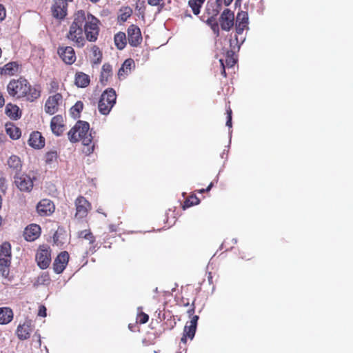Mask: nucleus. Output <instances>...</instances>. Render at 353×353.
<instances>
[{"label": "nucleus", "instance_id": "obj_49", "mask_svg": "<svg viewBox=\"0 0 353 353\" xmlns=\"http://www.w3.org/2000/svg\"><path fill=\"white\" fill-rule=\"evenodd\" d=\"M162 1L163 0H148V3L152 6H157L160 5Z\"/></svg>", "mask_w": 353, "mask_h": 353}, {"label": "nucleus", "instance_id": "obj_50", "mask_svg": "<svg viewBox=\"0 0 353 353\" xmlns=\"http://www.w3.org/2000/svg\"><path fill=\"white\" fill-rule=\"evenodd\" d=\"M243 31H244L243 28L236 27V34H235V35H237L239 37H243V36L242 35V34H243Z\"/></svg>", "mask_w": 353, "mask_h": 353}, {"label": "nucleus", "instance_id": "obj_57", "mask_svg": "<svg viewBox=\"0 0 353 353\" xmlns=\"http://www.w3.org/2000/svg\"><path fill=\"white\" fill-rule=\"evenodd\" d=\"M220 62H221V65L223 66V68H225V64H224V63H223V60H222V59H220ZM222 74H223L224 76H225V69H223Z\"/></svg>", "mask_w": 353, "mask_h": 353}, {"label": "nucleus", "instance_id": "obj_32", "mask_svg": "<svg viewBox=\"0 0 353 353\" xmlns=\"http://www.w3.org/2000/svg\"><path fill=\"white\" fill-rule=\"evenodd\" d=\"M245 40V37H239L237 35L234 36V39H230V46L232 49L231 52H233L236 49L239 50L241 45L244 42Z\"/></svg>", "mask_w": 353, "mask_h": 353}, {"label": "nucleus", "instance_id": "obj_2", "mask_svg": "<svg viewBox=\"0 0 353 353\" xmlns=\"http://www.w3.org/2000/svg\"><path fill=\"white\" fill-rule=\"evenodd\" d=\"M68 135L71 142L81 141L83 144H90L92 141L90 125L86 121H79L68 132Z\"/></svg>", "mask_w": 353, "mask_h": 353}, {"label": "nucleus", "instance_id": "obj_45", "mask_svg": "<svg viewBox=\"0 0 353 353\" xmlns=\"http://www.w3.org/2000/svg\"><path fill=\"white\" fill-rule=\"evenodd\" d=\"M79 237L81 238H85L86 236H89L90 238H92V233L88 230H83L79 232Z\"/></svg>", "mask_w": 353, "mask_h": 353}, {"label": "nucleus", "instance_id": "obj_64", "mask_svg": "<svg viewBox=\"0 0 353 353\" xmlns=\"http://www.w3.org/2000/svg\"><path fill=\"white\" fill-rule=\"evenodd\" d=\"M241 1V0H236V2H237V1Z\"/></svg>", "mask_w": 353, "mask_h": 353}, {"label": "nucleus", "instance_id": "obj_13", "mask_svg": "<svg viewBox=\"0 0 353 353\" xmlns=\"http://www.w3.org/2000/svg\"><path fill=\"white\" fill-rule=\"evenodd\" d=\"M57 52L61 59L67 64H72L76 60L74 49L70 46L59 47Z\"/></svg>", "mask_w": 353, "mask_h": 353}, {"label": "nucleus", "instance_id": "obj_27", "mask_svg": "<svg viewBox=\"0 0 353 353\" xmlns=\"http://www.w3.org/2000/svg\"><path fill=\"white\" fill-rule=\"evenodd\" d=\"M18 71V64L15 62H10L6 64L2 68V73L8 75H13Z\"/></svg>", "mask_w": 353, "mask_h": 353}, {"label": "nucleus", "instance_id": "obj_15", "mask_svg": "<svg viewBox=\"0 0 353 353\" xmlns=\"http://www.w3.org/2000/svg\"><path fill=\"white\" fill-rule=\"evenodd\" d=\"M68 259L69 254L67 252L64 251L61 252L54 261V271L57 274L61 273L65 268Z\"/></svg>", "mask_w": 353, "mask_h": 353}, {"label": "nucleus", "instance_id": "obj_40", "mask_svg": "<svg viewBox=\"0 0 353 353\" xmlns=\"http://www.w3.org/2000/svg\"><path fill=\"white\" fill-rule=\"evenodd\" d=\"M91 143L90 144H83L84 145V148L83 149V152L86 154V155H90L91 154L93 151H94V145H90Z\"/></svg>", "mask_w": 353, "mask_h": 353}, {"label": "nucleus", "instance_id": "obj_63", "mask_svg": "<svg viewBox=\"0 0 353 353\" xmlns=\"http://www.w3.org/2000/svg\"><path fill=\"white\" fill-rule=\"evenodd\" d=\"M230 136L231 137L232 131L229 132Z\"/></svg>", "mask_w": 353, "mask_h": 353}, {"label": "nucleus", "instance_id": "obj_9", "mask_svg": "<svg viewBox=\"0 0 353 353\" xmlns=\"http://www.w3.org/2000/svg\"><path fill=\"white\" fill-rule=\"evenodd\" d=\"M68 3L63 0H54L51 7L52 16L57 19H63L67 15Z\"/></svg>", "mask_w": 353, "mask_h": 353}, {"label": "nucleus", "instance_id": "obj_11", "mask_svg": "<svg viewBox=\"0 0 353 353\" xmlns=\"http://www.w3.org/2000/svg\"><path fill=\"white\" fill-rule=\"evenodd\" d=\"M36 260L41 269L47 268L51 261L50 250L47 248H40L37 253Z\"/></svg>", "mask_w": 353, "mask_h": 353}, {"label": "nucleus", "instance_id": "obj_3", "mask_svg": "<svg viewBox=\"0 0 353 353\" xmlns=\"http://www.w3.org/2000/svg\"><path fill=\"white\" fill-rule=\"evenodd\" d=\"M117 95L114 89L109 88L105 90L99 101L98 108L101 114L107 115L116 103Z\"/></svg>", "mask_w": 353, "mask_h": 353}, {"label": "nucleus", "instance_id": "obj_61", "mask_svg": "<svg viewBox=\"0 0 353 353\" xmlns=\"http://www.w3.org/2000/svg\"><path fill=\"white\" fill-rule=\"evenodd\" d=\"M66 3L72 1V0H63Z\"/></svg>", "mask_w": 353, "mask_h": 353}, {"label": "nucleus", "instance_id": "obj_26", "mask_svg": "<svg viewBox=\"0 0 353 353\" xmlns=\"http://www.w3.org/2000/svg\"><path fill=\"white\" fill-rule=\"evenodd\" d=\"M28 88L27 94L25 95L28 101H34L40 97L41 91L38 88H31L30 85L28 83Z\"/></svg>", "mask_w": 353, "mask_h": 353}, {"label": "nucleus", "instance_id": "obj_54", "mask_svg": "<svg viewBox=\"0 0 353 353\" xmlns=\"http://www.w3.org/2000/svg\"><path fill=\"white\" fill-rule=\"evenodd\" d=\"M5 103V99L2 95V94L0 92V108L2 107Z\"/></svg>", "mask_w": 353, "mask_h": 353}, {"label": "nucleus", "instance_id": "obj_24", "mask_svg": "<svg viewBox=\"0 0 353 353\" xmlns=\"http://www.w3.org/2000/svg\"><path fill=\"white\" fill-rule=\"evenodd\" d=\"M92 52V56H91V62L93 65H99L101 62L102 59V52H101L100 49L96 46H94L91 48Z\"/></svg>", "mask_w": 353, "mask_h": 353}, {"label": "nucleus", "instance_id": "obj_55", "mask_svg": "<svg viewBox=\"0 0 353 353\" xmlns=\"http://www.w3.org/2000/svg\"><path fill=\"white\" fill-rule=\"evenodd\" d=\"M85 239L88 240L90 244L93 243L95 241V238L94 237V236L92 234V238H90L89 236H86Z\"/></svg>", "mask_w": 353, "mask_h": 353}, {"label": "nucleus", "instance_id": "obj_62", "mask_svg": "<svg viewBox=\"0 0 353 353\" xmlns=\"http://www.w3.org/2000/svg\"><path fill=\"white\" fill-rule=\"evenodd\" d=\"M232 241L234 242V243H236V242H237V241H236V239H232Z\"/></svg>", "mask_w": 353, "mask_h": 353}, {"label": "nucleus", "instance_id": "obj_44", "mask_svg": "<svg viewBox=\"0 0 353 353\" xmlns=\"http://www.w3.org/2000/svg\"><path fill=\"white\" fill-rule=\"evenodd\" d=\"M6 12L4 6L0 4V22H1L6 17Z\"/></svg>", "mask_w": 353, "mask_h": 353}, {"label": "nucleus", "instance_id": "obj_1", "mask_svg": "<svg viewBox=\"0 0 353 353\" xmlns=\"http://www.w3.org/2000/svg\"><path fill=\"white\" fill-rule=\"evenodd\" d=\"M99 21L92 14L79 10L74 15V20L70 26L66 37L79 48L84 46L83 26L86 39L91 42L97 41L99 32Z\"/></svg>", "mask_w": 353, "mask_h": 353}, {"label": "nucleus", "instance_id": "obj_10", "mask_svg": "<svg viewBox=\"0 0 353 353\" xmlns=\"http://www.w3.org/2000/svg\"><path fill=\"white\" fill-rule=\"evenodd\" d=\"M234 14L230 9H225L219 17V23L222 30L229 31L234 26Z\"/></svg>", "mask_w": 353, "mask_h": 353}, {"label": "nucleus", "instance_id": "obj_51", "mask_svg": "<svg viewBox=\"0 0 353 353\" xmlns=\"http://www.w3.org/2000/svg\"><path fill=\"white\" fill-rule=\"evenodd\" d=\"M215 19L213 17H211L208 19L206 21V23L209 25L210 26H212L213 23H216Z\"/></svg>", "mask_w": 353, "mask_h": 353}, {"label": "nucleus", "instance_id": "obj_29", "mask_svg": "<svg viewBox=\"0 0 353 353\" xmlns=\"http://www.w3.org/2000/svg\"><path fill=\"white\" fill-rule=\"evenodd\" d=\"M6 113L12 119H17L19 118V108L15 105L8 104L6 107Z\"/></svg>", "mask_w": 353, "mask_h": 353}, {"label": "nucleus", "instance_id": "obj_23", "mask_svg": "<svg viewBox=\"0 0 353 353\" xmlns=\"http://www.w3.org/2000/svg\"><path fill=\"white\" fill-rule=\"evenodd\" d=\"M90 77L81 72L76 73L75 84L79 88H85L90 83Z\"/></svg>", "mask_w": 353, "mask_h": 353}, {"label": "nucleus", "instance_id": "obj_7", "mask_svg": "<svg viewBox=\"0 0 353 353\" xmlns=\"http://www.w3.org/2000/svg\"><path fill=\"white\" fill-rule=\"evenodd\" d=\"M63 97L59 93L49 97L45 104V111L47 114L52 115L58 112L59 106L62 103Z\"/></svg>", "mask_w": 353, "mask_h": 353}, {"label": "nucleus", "instance_id": "obj_56", "mask_svg": "<svg viewBox=\"0 0 353 353\" xmlns=\"http://www.w3.org/2000/svg\"><path fill=\"white\" fill-rule=\"evenodd\" d=\"M232 1L233 0H224V5L225 6H228L232 3Z\"/></svg>", "mask_w": 353, "mask_h": 353}, {"label": "nucleus", "instance_id": "obj_46", "mask_svg": "<svg viewBox=\"0 0 353 353\" xmlns=\"http://www.w3.org/2000/svg\"><path fill=\"white\" fill-rule=\"evenodd\" d=\"M148 319H149L148 315L145 313H142L141 314V316H139V322L143 324L147 323Z\"/></svg>", "mask_w": 353, "mask_h": 353}, {"label": "nucleus", "instance_id": "obj_16", "mask_svg": "<svg viewBox=\"0 0 353 353\" xmlns=\"http://www.w3.org/2000/svg\"><path fill=\"white\" fill-rule=\"evenodd\" d=\"M37 210L41 216H49L54 212V205L50 200L44 199L37 204Z\"/></svg>", "mask_w": 353, "mask_h": 353}, {"label": "nucleus", "instance_id": "obj_48", "mask_svg": "<svg viewBox=\"0 0 353 353\" xmlns=\"http://www.w3.org/2000/svg\"><path fill=\"white\" fill-rule=\"evenodd\" d=\"M211 27V29L212 30V31L216 34V36H219V24L218 23H213Z\"/></svg>", "mask_w": 353, "mask_h": 353}, {"label": "nucleus", "instance_id": "obj_14", "mask_svg": "<svg viewBox=\"0 0 353 353\" xmlns=\"http://www.w3.org/2000/svg\"><path fill=\"white\" fill-rule=\"evenodd\" d=\"M128 42L132 46H137L142 41L140 29L134 25H132L128 28Z\"/></svg>", "mask_w": 353, "mask_h": 353}, {"label": "nucleus", "instance_id": "obj_22", "mask_svg": "<svg viewBox=\"0 0 353 353\" xmlns=\"http://www.w3.org/2000/svg\"><path fill=\"white\" fill-rule=\"evenodd\" d=\"M7 164L8 167L12 170L15 174L19 172L21 170L22 164L21 159L19 157L16 155H12L9 157L7 161Z\"/></svg>", "mask_w": 353, "mask_h": 353}, {"label": "nucleus", "instance_id": "obj_41", "mask_svg": "<svg viewBox=\"0 0 353 353\" xmlns=\"http://www.w3.org/2000/svg\"><path fill=\"white\" fill-rule=\"evenodd\" d=\"M227 115L228 116H227L226 125L229 128H232V110L230 108L227 110Z\"/></svg>", "mask_w": 353, "mask_h": 353}, {"label": "nucleus", "instance_id": "obj_18", "mask_svg": "<svg viewBox=\"0 0 353 353\" xmlns=\"http://www.w3.org/2000/svg\"><path fill=\"white\" fill-rule=\"evenodd\" d=\"M63 117L61 115L54 117L50 123V127L52 132L57 136L61 135L64 131V125L63 124Z\"/></svg>", "mask_w": 353, "mask_h": 353}, {"label": "nucleus", "instance_id": "obj_19", "mask_svg": "<svg viewBox=\"0 0 353 353\" xmlns=\"http://www.w3.org/2000/svg\"><path fill=\"white\" fill-rule=\"evenodd\" d=\"M41 228L39 225L32 224L28 226L24 232L25 239L28 241L36 239L40 234Z\"/></svg>", "mask_w": 353, "mask_h": 353}, {"label": "nucleus", "instance_id": "obj_21", "mask_svg": "<svg viewBox=\"0 0 353 353\" xmlns=\"http://www.w3.org/2000/svg\"><path fill=\"white\" fill-rule=\"evenodd\" d=\"M12 319L13 312L10 307H0V324H8Z\"/></svg>", "mask_w": 353, "mask_h": 353}, {"label": "nucleus", "instance_id": "obj_59", "mask_svg": "<svg viewBox=\"0 0 353 353\" xmlns=\"http://www.w3.org/2000/svg\"><path fill=\"white\" fill-rule=\"evenodd\" d=\"M38 337H39V341H39V345H41V338H40V335L39 334L38 335Z\"/></svg>", "mask_w": 353, "mask_h": 353}, {"label": "nucleus", "instance_id": "obj_34", "mask_svg": "<svg viewBox=\"0 0 353 353\" xmlns=\"http://www.w3.org/2000/svg\"><path fill=\"white\" fill-rule=\"evenodd\" d=\"M132 13V10L130 8H125L120 10V14L118 17L119 20L124 22L131 16Z\"/></svg>", "mask_w": 353, "mask_h": 353}, {"label": "nucleus", "instance_id": "obj_8", "mask_svg": "<svg viewBox=\"0 0 353 353\" xmlns=\"http://www.w3.org/2000/svg\"><path fill=\"white\" fill-rule=\"evenodd\" d=\"M14 183L21 191L23 192H30L33 187L32 179L27 174H21L19 172L14 175Z\"/></svg>", "mask_w": 353, "mask_h": 353}, {"label": "nucleus", "instance_id": "obj_58", "mask_svg": "<svg viewBox=\"0 0 353 353\" xmlns=\"http://www.w3.org/2000/svg\"><path fill=\"white\" fill-rule=\"evenodd\" d=\"M194 312V308H192L188 311V313L189 314V315H192Z\"/></svg>", "mask_w": 353, "mask_h": 353}, {"label": "nucleus", "instance_id": "obj_42", "mask_svg": "<svg viewBox=\"0 0 353 353\" xmlns=\"http://www.w3.org/2000/svg\"><path fill=\"white\" fill-rule=\"evenodd\" d=\"M111 71H112V67L110 64L105 63L103 65L101 72H104V73L111 75Z\"/></svg>", "mask_w": 353, "mask_h": 353}, {"label": "nucleus", "instance_id": "obj_5", "mask_svg": "<svg viewBox=\"0 0 353 353\" xmlns=\"http://www.w3.org/2000/svg\"><path fill=\"white\" fill-rule=\"evenodd\" d=\"M8 92L10 96L18 98L25 97L28 90V82L26 79L20 78L17 80L11 81L7 87Z\"/></svg>", "mask_w": 353, "mask_h": 353}, {"label": "nucleus", "instance_id": "obj_4", "mask_svg": "<svg viewBox=\"0 0 353 353\" xmlns=\"http://www.w3.org/2000/svg\"><path fill=\"white\" fill-rule=\"evenodd\" d=\"M11 263V247L5 242L0 247V272L4 278H8Z\"/></svg>", "mask_w": 353, "mask_h": 353}, {"label": "nucleus", "instance_id": "obj_37", "mask_svg": "<svg viewBox=\"0 0 353 353\" xmlns=\"http://www.w3.org/2000/svg\"><path fill=\"white\" fill-rule=\"evenodd\" d=\"M57 158V153L56 151H50L46 154V161L47 163H51L54 162Z\"/></svg>", "mask_w": 353, "mask_h": 353}, {"label": "nucleus", "instance_id": "obj_31", "mask_svg": "<svg viewBox=\"0 0 353 353\" xmlns=\"http://www.w3.org/2000/svg\"><path fill=\"white\" fill-rule=\"evenodd\" d=\"M134 65V61L131 59H126L123 63L121 68L119 70L118 75L121 77L123 73L128 74L130 72L132 66Z\"/></svg>", "mask_w": 353, "mask_h": 353}, {"label": "nucleus", "instance_id": "obj_36", "mask_svg": "<svg viewBox=\"0 0 353 353\" xmlns=\"http://www.w3.org/2000/svg\"><path fill=\"white\" fill-rule=\"evenodd\" d=\"M236 62V60L233 57V52H228L225 59V65L228 68H232Z\"/></svg>", "mask_w": 353, "mask_h": 353}, {"label": "nucleus", "instance_id": "obj_33", "mask_svg": "<svg viewBox=\"0 0 353 353\" xmlns=\"http://www.w3.org/2000/svg\"><path fill=\"white\" fill-rule=\"evenodd\" d=\"M83 104L81 101H77L71 108L70 114L73 118L77 119L79 117V114L82 111Z\"/></svg>", "mask_w": 353, "mask_h": 353}, {"label": "nucleus", "instance_id": "obj_43", "mask_svg": "<svg viewBox=\"0 0 353 353\" xmlns=\"http://www.w3.org/2000/svg\"><path fill=\"white\" fill-rule=\"evenodd\" d=\"M110 76V74H105V73H104V72H101V76H100V81L103 84H105V83L108 81V77Z\"/></svg>", "mask_w": 353, "mask_h": 353}, {"label": "nucleus", "instance_id": "obj_17", "mask_svg": "<svg viewBox=\"0 0 353 353\" xmlns=\"http://www.w3.org/2000/svg\"><path fill=\"white\" fill-rule=\"evenodd\" d=\"M32 331V325L31 321H26L22 325H19L17 329V335L21 340L28 339Z\"/></svg>", "mask_w": 353, "mask_h": 353}, {"label": "nucleus", "instance_id": "obj_38", "mask_svg": "<svg viewBox=\"0 0 353 353\" xmlns=\"http://www.w3.org/2000/svg\"><path fill=\"white\" fill-rule=\"evenodd\" d=\"M199 202V200L196 196H192L190 199L186 200L185 201V207H190L194 205L198 204Z\"/></svg>", "mask_w": 353, "mask_h": 353}, {"label": "nucleus", "instance_id": "obj_30", "mask_svg": "<svg viewBox=\"0 0 353 353\" xmlns=\"http://www.w3.org/2000/svg\"><path fill=\"white\" fill-rule=\"evenodd\" d=\"M205 1V0H189L188 5L195 15H198L200 13L201 8Z\"/></svg>", "mask_w": 353, "mask_h": 353}, {"label": "nucleus", "instance_id": "obj_20", "mask_svg": "<svg viewBox=\"0 0 353 353\" xmlns=\"http://www.w3.org/2000/svg\"><path fill=\"white\" fill-rule=\"evenodd\" d=\"M28 143L31 147L39 149L44 146L45 141L40 132H34L30 136Z\"/></svg>", "mask_w": 353, "mask_h": 353}, {"label": "nucleus", "instance_id": "obj_53", "mask_svg": "<svg viewBox=\"0 0 353 353\" xmlns=\"http://www.w3.org/2000/svg\"><path fill=\"white\" fill-rule=\"evenodd\" d=\"M212 186H213V183L212 182V183H210V185L208 186V188H207L206 189H202V190H201V191H200V192H205V191H206V192H208V191H210V190H211V188H212Z\"/></svg>", "mask_w": 353, "mask_h": 353}, {"label": "nucleus", "instance_id": "obj_39", "mask_svg": "<svg viewBox=\"0 0 353 353\" xmlns=\"http://www.w3.org/2000/svg\"><path fill=\"white\" fill-rule=\"evenodd\" d=\"M50 281V278L47 274L43 273L41 276L38 277L37 282L39 284L45 285L48 283Z\"/></svg>", "mask_w": 353, "mask_h": 353}, {"label": "nucleus", "instance_id": "obj_35", "mask_svg": "<svg viewBox=\"0 0 353 353\" xmlns=\"http://www.w3.org/2000/svg\"><path fill=\"white\" fill-rule=\"evenodd\" d=\"M236 22L237 23H248V14L246 12L241 11L237 14L236 18Z\"/></svg>", "mask_w": 353, "mask_h": 353}, {"label": "nucleus", "instance_id": "obj_52", "mask_svg": "<svg viewBox=\"0 0 353 353\" xmlns=\"http://www.w3.org/2000/svg\"><path fill=\"white\" fill-rule=\"evenodd\" d=\"M236 27L243 28V29H244V30H245V29H248V23H237V22H236Z\"/></svg>", "mask_w": 353, "mask_h": 353}, {"label": "nucleus", "instance_id": "obj_25", "mask_svg": "<svg viewBox=\"0 0 353 353\" xmlns=\"http://www.w3.org/2000/svg\"><path fill=\"white\" fill-rule=\"evenodd\" d=\"M6 132L12 139H18L21 137V130L14 125H6Z\"/></svg>", "mask_w": 353, "mask_h": 353}, {"label": "nucleus", "instance_id": "obj_47", "mask_svg": "<svg viewBox=\"0 0 353 353\" xmlns=\"http://www.w3.org/2000/svg\"><path fill=\"white\" fill-rule=\"evenodd\" d=\"M38 315L43 317L46 316V308L45 306L41 305L39 307Z\"/></svg>", "mask_w": 353, "mask_h": 353}, {"label": "nucleus", "instance_id": "obj_6", "mask_svg": "<svg viewBox=\"0 0 353 353\" xmlns=\"http://www.w3.org/2000/svg\"><path fill=\"white\" fill-rule=\"evenodd\" d=\"M75 217L78 219L85 217L88 212L91 210L90 203L83 196H79L75 200Z\"/></svg>", "mask_w": 353, "mask_h": 353}, {"label": "nucleus", "instance_id": "obj_60", "mask_svg": "<svg viewBox=\"0 0 353 353\" xmlns=\"http://www.w3.org/2000/svg\"><path fill=\"white\" fill-rule=\"evenodd\" d=\"M90 1H92V3H97L98 1H99V0H90Z\"/></svg>", "mask_w": 353, "mask_h": 353}, {"label": "nucleus", "instance_id": "obj_28", "mask_svg": "<svg viewBox=\"0 0 353 353\" xmlns=\"http://www.w3.org/2000/svg\"><path fill=\"white\" fill-rule=\"evenodd\" d=\"M114 43L118 49L122 50L126 44V36L123 32H119L114 36Z\"/></svg>", "mask_w": 353, "mask_h": 353}, {"label": "nucleus", "instance_id": "obj_12", "mask_svg": "<svg viewBox=\"0 0 353 353\" xmlns=\"http://www.w3.org/2000/svg\"><path fill=\"white\" fill-rule=\"evenodd\" d=\"M199 316L194 315L192 317L191 320L187 323L184 327L183 336L181 338V342L186 343V338L192 339L195 335L197 321Z\"/></svg>", "mask_w": 353, "mask_h": 353}]
</instances>
